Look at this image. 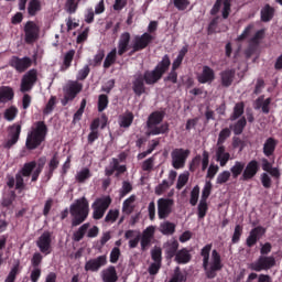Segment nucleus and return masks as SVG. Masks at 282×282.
I'll return each instance as SVG.
<instances>
[{"mask_svg":"<svg viewBox=\"0 0 282 282\" xmlns=\"http://www.w3.org/2000/svg\"><path fill=\"white\" fill-rule=\"evenodd\" d=\"M169 68H171V57H169V54H165L153 70H145L143 74L137 73L134 75L132 82L133 93L137 96H142L147 93V86H144V84L149 86L158 84L164 74L169 72Z\"/></svg>","mask_w":282,"mask_h":282,"instance_id":"nucleus-1","label":"nucleus"},{"mask_svg":"<svg viewBox=\"0 0 282 282\" xmlns=\"http://www.w3.org/2000/svg\"><path fill=\"white\" fill-rule=\"evenodd\" d=\"M47 134L48 126H46L45 121H35L26 135V150L34 151L40 148L46 141Z\"/></svg>","mask_w":282,"mask_h":282,"instance_id":"nucleus-2","label":"nucleus"},{"mask_svg":"<svg viewBox=\"0 0 282 282\" xmlns=\"http://www.w3.org/2000/svg\"><path fill=\"white\" fill-rule=\"evenodd\" d=\"M212 248H213V245L208 243L200 251V256L203 257V269L205 270L206 278L210 280L216 278L217 271H220L223 269L221 257L217 252V250H213L212 252L213 262L208 268L209 254H210Z\"/></svg>","mask_w":282,"mask_h":282,"instance_id":"nucleus-3","label":"nucleus"},{"mask_svg":"<svg viewBox=\"0 0 282 282\" xmlns=\"http://www.w3.org/2000/svg\"><path fill=\"white\" fill-rule=\"evenodd\" d=\"M69 214L73 217L72 226L78 227L84 224L90 214V205L86 197L75 200L69 207Z\"/></svg>","mask_w":282,"mask_h":282,"instance_id":"nucleus-4","label":"nucleus"},{"mask_svg":"<svg viewBox=\"0 0 282 282\" xmlns=\"http://www.w3.org/2000/svg\"><path fill=\"white\" fill-rule=\"evenodd\" d=\"M166 112L164 110H154L148 117L147 127H148V135H160L169 133V123H162L164 121V117ZM160 123H162L160 126Z\"/></svg>","mask_w":282,"mask_h":282,"instance_id":"nucleus-5","label":"nucleus"},{"mask_svg":"<svg viewBox=\"0 0 282 282\" xmlns=\"http://www.w3.org/2000/svg\"><path fill=\"white\" fill-rule=\"evenodd\" d=\"M155 40V36L149 32H144L141 35H135L132 42V50L129 52V56L145 50Z\"/></svg>","mask_w":282,"mask_h":282,"instance_id":"nucleus-6","label":"nucleus"},{"mask_svg":"<svg viewBox=\"0 0 282 282\" xmlns=\"http://www.w3.org/2000/svg\"><path fill=\"white\" fill-rule=\"evenodd\" d=\"M39 80V70L36 68H31L22 76L21 84H20V91L22 94L32 91L34 86Z\"/></svg>","mask_w":282,"mask_h":282,"instance_id":"nucleus-7","label":"nucleus"},{"mask_svg":"<svg viewBox=\"0 0 282 282\" xmlns=\"http://www.w3.org/2000/svg\"><path fill=\"white\" fill-rule=\"evenodd\" d=\"M24 42L26 44H33L40 39L41 26L32 20L25 22L24 28Z\"/></svg>","mask_w":282,"mask_h":282,"instance_id":"nucleus-8","label":"nucleus"},{"mask_svg":"<svg viewBox=\"0 0 282 282\" xmlns=\"http://www.w3.org/2000/svg\"><path fill=\"white\" fill-rule=\"evenodd\" d=\"M276 264L273 256H260L254 262L249 264V269L256 272L268 271Z\"/></svg>","mask_w":282,"mask_h":282,"instance_id":"nucleus-9","label":"nucleus"},{"mask_svg":"<svg viewBox=\"0 0 282 282\" xmlns=\"http://www.w3.org/2000/svg\"><path fill=\"white\" fill-rule=\"evenodd\" d=\"M33 65L32 57H18L13 55L9 61V66L12 67L17 73L22 74L29 70Z\"/></svg>","mask_w":282,"mask_h":282,"instance_id":"nucleus-10","label":"nucleus"},{"mask_svg":"<svg viewBox=\"0 0 282 282\" xmlns=\"http://www.w3.org/2000/svg\"><path fill=\"white\" fill-rule=\"evenodd\" d=\"M189 150L174 149L171 153L172 166L175 170H181L185 166L186 160L189 156Z\"/></svg>","mask_w":282,"mask_h":282,"instance_id":"nucleus-11","label":"nucleus"},{"mask_svg":"<svg viewBox=\"0 0 282 282\" xmlns=\"http://www.w3.org/2000/svg\"><path fill=\"white\" fill-rule=\"evenodd\" d=\"M53 232L44 231L36 240V247L39 250L48 256L52 253V243H53Z\"/></svg>","mask_w":282,"mask_h":282,"instance_id":"nucleus-12","label":"nucleus"},{"mask_svg":"<svg viewBox=\"0 0 282 282\" xmlns=\"http://www.w3.org/2000/svg\"><path fill=\"white\" fill-rule=\"evenodd\" d=\"M21 132H22L21 123H13V126H10L9 133H8L9 139L6 141V143H3V148L11 149L12 147H14L20 140Z\"/></svg>","mask_w":282,"mask_h":282,"instance_id":"nucleus-13","label":"nucleus"},{"mask_svg":"<svg viewBox=\"0 0 282 282\" xmlns=\"http://www.w3.org/2000/svg\"><path fill=\"white\" fill-rule=\"evenodd\" d=\"M174 202L171 198H161L158 200L159 219H166L173 212Z\"/></svg>","mask_w":282,"mask_h":282,"instance_id":"nucleus-14","label":"nucleus"},{"mask_svg":"<svg viewBox=\"0 0 282 282\" xmlns=\"http://www.w3.org/2000/svg\"><path fill=\"white\" fill-rule=\"evenodd\" d=\"M223 6L221 15L224 20L229 18V13L231 11V0H216L215 4L210 10V15H216Z\"/></svg>","mask_w":282,"mask_h":282,"instance_id":"nucleus-15","label":"nucleus"},{"mask_svg":"<svg viewBox=\"0 0 282 282\" xmlns=\"http://www.w3.org/2000/svg\"><path fill=\"white\" fill-rule=\"evenodd\" d=\"M117 48H118L117 54L119 56H122L123 54L129 52V50L131 48L133 50V45H131V33L129 32L121 33V35L119 36Z\"/></svg>","mask_w":282,"mask_h":282,"instance_id":"nucleus-16","label":"nucleus"},{"mask_svg":"<svg viewBox=\"0 0 282 282\" xmlns=\"http://www.w3.org/2000/svg\"><path fill=\"white\" fill-rule=\"evenodd\" d=\"M260 171V164L257 160L250 161L247 166L245 165L243 173L240 177L241 181L248 182L252 180Z\"/></svg>","mask_w":282,"mask_h":282,"instance_id":"nucleus-17","label":"nucleus"},{"mask_svg":"<svg viewBox=\"0 0 282 282\" xmlns=\"http://www.w3.org/2000/svg\"><path fill=\"white\" fill-rule=\"evenodd\" d=\"M107 265V256H99L85 263L86 272H99L100 268Z\"/></svg>","mask_w":282,"mask_h":282,"instance_id":"nucleus-18","label":"nucleus"},{"mask_svg":"<svg viewBox=\"0 0 282 282\" xmlns=\"http://www.w3.org/2000/svg\"><path fill=\"white\" fill-rule=\"evenodd\" d=\"M265 231V228L261 226L253 228L246 240L247 247L252 248L264 236Z\"/></svg>","mask_w":282,"mask_h":282,"instance_id":"nucleus-19","label":"nucleus"},{"mask_svg":"<svg viewBox=\"0 0 282 282\" xmlns=\"http://www.w3.org/2000/svg\"><path fill=\"white\" fill-rule=\"evenodd\" d=\"M83 89L84 84H80V82H69L64 88V94L75 100Z\"/></svg>","mask_w":282,"mask_h":282,"instance_id":"nucleus-20","label":"nucleus"},{"mask_svg":"<svg viewBox=\"0 0 282 282\" xmlns=\"http://www.w3.org/2000/svg\"><path fill=\"white\" fill-rule=\"evenodd\" d=\"M199 84H210L215 80V73L209 66H204L200 75L197 77Z\"/></svg>","mask_w":282,"mask_h":282,"instance_id":"nucleus-21","label":"nucleus"},{"mask_svg":"<svg viewBox=\"0 0 282 282\" xmlns=\"http://www.w3.org/2000/svg\"><path fill=\"white\" fill-rule=\"evenodd\" d=\"M236 70L234 68H227L226 70H223L220 73V80L223 87H230L232 85V82L235 79Z\"/></svg>","mask_w":282,"mask_h":282,"instance_id":"nucleus-22","label":"nucleus"},{"mask_svg":"<svg viewBox=\"0 0 282 282\" xmlns=\"http://www.w3.org/2000/svg\"><path fill=\"white\" fill-rule=\"evenodd\" d=\"M180 243L177 240H170L164 245L165 248V258L171 260L176 257L178 251Z\"/></svg>","mask_w":282,"mask_h":282,"instance_id":"nucleus-23","label":"nucleus"},{"mask_svg":"<svg viewBox=\"0 0 282 282\" xmlns=\"http://www.w3.org/2000/svg\"><path fill=\"white\" fill-rule=\"evenodd\" d=\"M15 93L11 86H0V104H7L14 99Z\"/></svg>","mask_w":282,"mask_h":282,"instance_id":"nucleus-24","label":"nucleus"},{"mask_svg":"<svg viewBox=\"0 0 282 282\" xmlns=\"http://www.w3.org/2000/svg\"><path fill=\"white\" fill-rule=\"evenodd\" d=\"M59 164H61V162H59L58 154L55 153L53 155V158L51 159V161L48 162V170L45 172L46 181L52 180V177L54 176V173L58 169Z\"/></svg>","mask_w":282,"mask_h":282,"instance_id":"nucleus-25","label":"nucleus"},{"mask_svg":"<svg viewBox=\"0 0 282 282\" xmlns=\"http://www.w3.org/2000/svg\"><path fill=\"white\" fill-rule=\"evenodd\" d=\"M278 145V141L273 138L267 139V141L263 144V154L265 158L271 159L274 156V152Z\"/></svg>","mask_w":282,"mask_h":282,"instance_id":"nucleus-26","label":"nucleus"},{"mask_svg":"<svg viewBox=\"0 0 282 282\" xmlns=\"http://www.w3.org/2000/svg\"><path fill=\"white\" fill-rule=\"evenodd\" d=\"M102 282H118V272L116 267L110 265L101 272Z\"/></svg>","mask_w":282,"mask_h":282,"instance_id":"nucleus-27","label":"nucleus"},{"mask_svg":"<svg viewBox=\"0 0 282 282\" xmlns=\"http://www.w3.org/2000/svg\"><path fill=\"white\" fill-rule=\"evenodd\" d=\"M230 160V154L226 152V148L224 145H218L216 150V161L219 162L220 166L224 167Z\"/></svg>","mask_w":282,"mask_h":282,"instance_id":"nucleus-28","label":"nucleus"},{"mask_svg":"<svg viewBox=\"0 0 282 282\" xmlns=\"http://www.w3.org/2000/svg\"><path fill=\"white\" fill-rule=\"evenodd\" d=\"M275 13L274 7H272L270 3H265L264 7L260 11L261 21L263 23L270 22Z\"/></svg>","mask_w":282,"mask_h":282,"instance_id":"nucleus-29","label":"nucleus"},{"mask_svg":"<svg viewBox=\"0 0 282 282\" xmlns=\"http://www.w3.org/2000/svg\"><path fill=\"white\" fill-rule=\"evenodd\" d=\"M26 10L30 18L36 17L42 11V1L30 0Z\"/></svg>","mask_w":282,"mask_h":282,"instance_id":"nucleus-30","label":"nucleus"},{"mask_svg":"<svg viewBox=\"0 0 282 282\" xmlns=\"http://www.w3.org/2000/svg\"><path fill=\"white\" fill-rule=\"evenodd\" d=\"M192 259V256L189 253V250H187L186 248H183L181 250H178L174 257V261L177 264H187Z\"/></svg>","mask_w":282,"mask_h":282,"instance_id":"nucleus-31","label":"nucleus"},{"mask_svg":"<svg viewBox=\"0 0 282 282\" xmlns=\"http://www.w3.org/2000/svg\"><path fill=\"white\" fill-rule=\"evenodd\" d=\"M108 120L109 119L107 115H105L104 112L100 117H97L95 120L91 121L90 131H98L99 128L104 130L107 127Z\"/></svg>","mask_w":282,"mask_h":282,"instance_id":"nucleus-32","label":"nucleus"},{"mask_svg":"<svg viewBox=\"0 0 282 282\" xmlns=\"http://www.w3.org/2000/svg\"><path fill=\"white\" fill-rule=\"evenodd\" d=\"M46 163H47L46 156H42L37 160L35 171L32 174V180H31L32 183H35L39 181L40 175L42 174Z\"/></svg>","mask_w":282,"mask_h":282,"instance_id":"nucleus-33","label":"nucleus"},{"mask_svg":"<svg viewBox=\"0 0 282 282\" xmlns=\"http://www.w3.org/2000/svg\"><path fill=\"white\" fill-rule=\"evenodd\" d=\"M36 166H37V162L35 161H31V162H28L23 165V167L20 170V174L23 176V177H30V176H33L35 170H36Z\"/></svg>","mask_w":282,"mask_h":282,"instance_id":"nucleus-34","label":"nucleus"},{"mask_svg":"<svg viewBox=\"0 0 282 282\" xmlns=\"http://www.w3.org/2000/svg\"><path fill=\"white\" fill-rule=\"evenodd\" d=\"M133 112H130L129 110L124 115H120L119 117V126L124 129H129L131 124H133Z\"/></svg>","mask_w":282,"mask_h":282,"instance_id":"nucleus-35","label":"nucleus"},{"mask_svg":"<svg viewBox=\"0 0 282 282\" xmlns=\"http://www.w3.org/2000/svg\"><path fill=\"white\" fill-rule=\"evenodd\" d=\"M75 55H76V50H74V48H72L65 53L62 70H67L72 67Z\"/></svg>","mask_w":282,"mask_h":282,"instance_id":"nucleus-36","label":"nucleus"},{"mask_svg":"<svg viewBox=\"0 0 282 282\" xmlns=\"http://www.w3.org/2000/svg\"><path fill=\"white\" fill-rule=\"evenodd\" d=\"M270 97H268L267 99H264L263 97H258V99L256 100V109H262V112L264 115H268L270 112Z\"/></svg>","mask_w":282,"mask_h":282,"instance_id":"nucleus-37","label":"nucleus"},{"mask_svg":"<svg viewBox=\"0 0 282 282\" xmlns=\"http://www.w3.org/2000/svg\"><path fill=\"white\" fill-rule=\"evenodd\" d=\"M187 52H188L187 45L183 46V47L178 51L177 57H176V58L173 61V63H172V69H173V70H177V69L181 67V65H182V63H183V59H184L185 55L187 54Z\"/></svg>","mask_w":282,"mask_h":282,"instance_id":"nucleus-38","label":"nucleus"},{"mask_svg":"<svg viewBox=\"0 0 282 282\" xmlns=\"http://www.w3.org/2000/svg\"><path fill=\"white\" fill-rule=\"evenodd\" d=\"M246 164L243 162H235V164L230 169V175L234 180H237L240 175L242 176L245 172Z\"/></svg>","mask_w":282,"mask_h":282,"instance_id":"nucleus-39","label":"nucleus"},{"mask_svg":"<svg viewBox=\"0 0 282 282\" xmlns=\"http://www.w3.org/2000/svg\"><path fill=\"white\" fill-rule=\"evenodd\" d=\"M89 228H90V224L89 223L82 225L78 228V230L76 232H74L73 240L75 242H80L85 238V236H86L87 231L89 230Z\"/></svg>","mask_w":282,"mask_h":282,"instance_id":"nucleus-40","label":"nucleus"},{"mask_svg":"<svg viewBox=\"0 0 282 282\" xmlns=\"http://www.w3.org/2000/svg\"><path fill=\"white\" fill-rule=\"evenodd\" d=\"M246 124H247L246 117H241L240 119H238L236 123L230 126V129L232 130L235 135H240L243 132Z\"/></svg>","mask_w":282,"mask_h":282,"instance_id":"nucleus-41","label":"nucleus"},{"mask_svg":"<svg viewBox=\"0 0 282 282\" xmlns=\"http://www.w3.org/2000/svg\"><path fill=\"white\" fill-rule=\"evenodd\" d=\"M118 56V48L113 47L106 56V59L104 61V68L109 69V67L113 64H116V59Z\"/></svg>","mask_w":282,"mask_h":282,"instance_id":"nucleus-42","label":"nucleus"},{"mask_svg":"<svg viewBox=\"0 0 282 282\" xmlns=\"http://www.w3.org/2000/svg\"><path fill=\"white\" fill-rule=\"evenodd\" d=\"M133 203H135V195H131L128 199H126L122 204V212L127 215H131L135 207H133Z\"/></svg>","mask_w":282,"mask_h":282,"instance_id":"nucleus-43","label":"nucleus"},{"mask_svg":"<svg viewBox=\"0 0 282 282\" xmlns=\"http://www.w3.org/2000/svg\"><path fill=\"white\" fill-rule=\"evenodd\" d=\"M19 115V109L17 108V106H10L9 108H7L3 112V118L11 122V121H14L15 118L18 117Z\"/></svg>","mask_w":282,"mask_h":282,"instance_id":"nucleus-44","label":"nucleus"},{"mask_svg":"<svg viewBox=\"0 0 282 282\" xmlns=\"http://www.w3.org/2000/svg\"><path fill=\"white\" fill-rule=\"evenodd\" d=\"M95 206L104 209L105 212H107V209H109V207L111 206V197L110 196H104L101 198H97L95 200Z\"/></svg>","mask_w":282,"mask_h":282,"instance_id":"nucleus-45","label":"nucleus"},{"mask_svg":"<svg viewBox=\"0 0 282 282\" xmlns=\"http://www.w3.org/2000/svg\"><path fill=\"white\" fill-rule=\"evenodd\" d=\"M245 112V104L243 101H239L238 104L235 105L234 112L230 116V121H235L239 119Z\"/></svg>","mask_w":282,"mask_h":282,"instance_id":"nucleus-46","label":"nucleus"},{"mask_svg":"<svg viewBox=\"0 0 282 282\" xmlns=\"http://www.w3.org/2000/svg\"><path fill=\"white\" fill-rule=\"evenodd\" d=\"M93 174L89 169H83L80 172H78L75 176L76 181L80 184L86 183L87 180L91 178Z\"/></svg>","mask_w":282,"mask_h":282,"instance_id":"nucleus-47","label":"nucleus"},{"mask_svg":"<svg viewBox=\"0 0 282 282\" xmlns=\"http://www.w3.org/2000/svg\"><path fill=\"white\" fill-rule=\"evenodd\" d=\"M56 105H57V97H55V95H52L43 110V113L51 115L55 110Z\"/></svg>","mask_w":282,"mask_h":282,"instance_id":"nucleus-48","label":"nucleus"},{"mask_svg":"<svg viewBox=\"0 0 282 282\" xmlns=\"http://www.w3.org/2000/svg\"><path fill=\"white\" fill-rule=\"evenodd\" d=\"M107 107H109V97L107 95H100L97 104L98 112L105 111Z\"/></svg>","mask_w":282,"mask_h":282,"instance_id":"nucleus-49","label":"nucleus"},{"mask_svg":"<svg viewBox=\"0 0 282 282\" xmlns=\"http://www.w3.org/2000/svg\"><path fill=\"white\" fill-rule=\"evenodd\" d=\"M163 235H173L175 232V225L171 221H165L160 226Z\"/></svg>","mask_w":282,"mask_h":282,"instance_id":"nucleus-50","label":"nucleus"},{"mask_svg":"<svg viewBox=\"0 0 282 282\" xmlns=\"http://www.w3.org/2000/svg\"><path fill=\"white\" fill-rule=\"evenodd\" d=\"M231 135V131L230 128H223V130L220 131L219 135H218V141H217V145L218 147H224L223 144L225 143V141Z\"/></svg>","mask_w":282,"mask_h":282,"instance_id":"nucleus-51","label":"nucleus"},{"mask_svg":"<svg viewBox=\"0 0 282 282\" xmlns=\"http://www.w3.org/2000/svg\"><path fill=\"white\" fill-rule=\"evenodd\" d=\"M80 0H67L66 1V11L69 14H75L78 10Z\"/></svg>","mask_w":282,"mask_h":282,"instance_id":"nucleus-52","label":"nucleus"},{"mask_svg":"<svg viewBox=\"0 0 282 282\" xmlns=\"http://www.w3.org/2000/svg\"><path fill=\"white\" fill-rule=\"evenodd\" d=\"M90 72H91L90 66L86 64V66H84L83 68H80V70H78L76 79L80 82L86 80L90 75Z\"/></svg>","mask_w":282,"mask_h":282,"instance_id":"nucleus-53","label":"nucleus"},{"mask_svg":"<svg viewBox=\"0 0 282 282\" xmlns=\"http://www.w3.org/2000/svg\"><path fill=\"white\" fill-rule=\"evenodd\" d=\"M187 278L185 274L181 272L180 267H176L174 270V274L169 282H186Z\"/></svg>","mask_w":282,"mask_h":282,"instance_id":"nucleus-54","label":"nucleus"},{"mask_svg":"<svg viewBox=\"0 0 282 282\" xmlns=\"http://www.w3.org/2000/svg\"><path fill=\"white\" fill-rule=\"evenodd\" d=\"M19 271H20V263L13 265V268L10 270L8 276L6 278L4 282H15Z\"/></svg>","mask_w":282,"mask_h":282,"instance_id":"nucleus-55","label":"nucleus"},{"mask_svg":"<svg viewBox=\"0 0 282 282\" xmlns=\"http://www.w3.org/2000/svg\"><path fill=\"white\" fill-rule=\"evenodd\" d=\"M120 216V212L118 209H110L108 214L105 217V223L107 224H113L116 220H118V217Z\"/></svg>","mask_w":282,"mask_h":282,"instance_id":"nucleus-56","label":"nucleus"},{"mask_svg":"<svg viewBox=\"0 0 282 282\" xmlns=\"http://www.w3.org/2000/svg\"><path fill=\"white\" fill-rule=\"evenodd\" d=\"M198 213V218L199 219H203L206 214H207V210H208V205H207V200H203L200 199L199 204H198V208H197Z\"/></svg>","mask_w":282,"mask_h":282,"instance_id":"nucleus-57","label":"nucleus"},{"mask_svg":"<svg viewBox=\"0 0 282 282\" xmlns=\"http://www.w3.org/2000/svg\"><path fill=\"white\" fill-rule=\"evenodd\" d=\"M133 191V185L127 181L122 183V187L120 189V198H124V196L129 195Z\"/></svg>","mask_w":282,"mask_h":282,"instance_id":"nucleus-58","label":"nucleus"},{"mask_svg":"<svg viewBox=\"0 0 282 282\" xmlns=\"http://www.w3.org/2000/svg\"><path fill=\"white\" fill-rule=\"evenodd\" d=\"M93 207V218L96 219V220H100L102 219V217H105V212L102 208H100L99 206H96V204H93L91 205Z\"/></svg>","mask_w":282,"mask_h":282,"instance_id":"nucleus-59","label":"nucleus"},{"mask_svg":"<svg viewBox=\"0 0 282 282\" xmlns=\"http://www.w3.org/2000/svg\"><path fill=\"white\" fill-rule=\"evenodd\" d=\"M151 258L154 261L153 263L162 264V249L156 248L151 251Z\"/></svg>","mask_w":282,"mask_h":282,"instance_id":"nucleus-60","label":"nucleus"},{"mask_svg":"<svg viewBox=\"0 0 282 282\" xmlns=\"http://www.w3.org/2000/svg\"><path fill=\"white\" fill-rule=\"evenodd\" d=\"M230 176L231 174L229 171H224L217 176L216 183L223 185L229 181Z\"/></svg>","mask_w":282,"mask_h":282,"instance_id":"nucleus-61","label":"nucleus"},{"mask_svg":"<svg viewBox=\"0 0 282 282\" xmlns=\"http://www.w3.org/2000/svg\"><path fill=\"white\" fill-rule=\"evenodd\" d=\"M242 230H243V228L240 225H237L235 227V231H234V235H232V238H231L232 243H238L239 242L240 237L242 236Z\"/></svg>","mask_w":282,"mask_h":282,"instance_id":"nucleus-62","label":"nucleus"},{"mask_svg":"<svg viewBox=\"0 0 282 282\" xmlns=\"http://www.w3.org/2000/svg\"><path fill=\"white\" fill-rule=\"evenodd\" d=\"M212 188L213 185L210 182H206L203 192H202V199L200 200H205L207 202V198L209 197L210 193H212Z\"/></svg>","mask_w":282,"mask_h":282,"instance_id":"nucleus-63","label":"nucleus"},{"mask_svg":"<svg viewBox=\"0 0 282 282\" xmlns=\"http://www.w3.org/2000/svg\"><path fill=\"white\" fill-rule=\"evenodd\" d=\"M198 196H199V187L195 186L193 188V191L191 192V199H189V204L192 206H196L197 202H198Z\"/></svg>","mask_w":282,"mask_h":282,"instance_id":"nucleus-64","label":"nucleus"}]
</instances>
